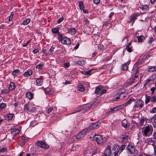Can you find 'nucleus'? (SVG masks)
<instances>
[{"label": "nucleus", "instance_id": "nucleus-1", "mask_svg": "<svg viewBox=\"0 0 156 156\" xmlns=\"http://www.w3.org/2000/svg\"><path fill=\"white\" fill-rule=\"evenodd\" d=\"M152 127L151 125H148L142 128V132L143 135L146 136H149L152 132Z\"/></svg>", "mask_w": 156, "mask_h": 156}, {"label": "nucleus", "instance_id": "nucleus-2", "mask_svg": "<svg viewBox=\"0 0 156 156\" xmlns=\"http://www.w3.org/2000/svg\"><path fill=\"white\" fill-rule=\"evenodd\" d=\"M94 140H95L98 144H102L104 141L102 136L100 135L95 136Z\"/></svg>", "mask_w": 156, "mask_h": 156}, {"label": "nucleus", "instance_id": "nucleus-3", "mask_svg": "<svg viewBox=\"0 0 156 156\" xmlns=\"http://www.w3.org/2000/svg\"><path fill=\"white\" fill-rule=\"evenodd\" d=\"M87 129H85L79 133L76 136V139H80L81 138L84 137L87 133Z\"/></svg>", "mask_w": 156, "mask_h": 156}, {"label": "nucleus", "instance_id": "nucleus-4", "mask_svg": "<svg viewBox=\"0 0 156 156\" xmlns=\"http://www.w3.org/2000/svg\"><path fill=\"white\" fill-rule=\"evenodd\" d=\"M37 144L38 146L45 149H48L49 148V146L48 144L41 141H37Z\"/></svg>", "mask_w": 156, "mask_h": 156}, {"label": "nucleus", "instance_id": "nucleus-5", "mask_svg": "<svg viewBox=\"0 0 156 156\" xmlns=\"http://www.w3.org/2000/svg\"><path fill=\"white\" fill-rule=\"evenodd\" d=\"M111 146L108 145L105 149L103 153L104 156H110L111 154Z\"/></svg>", "mask_w": 156, "mask_h": 156}, {"label": "nucleus", "instance_id": "nucleus-6", "mask_svg": "<svg viewBox=\"0 0 156 156\" xmlns=\"http://www.w3.org/2000/svg\"><path fill=\"white\" fill-rule=\"evenodd\" d=\"M119 150L118 148L117 147H114L113 148L112 150H111V156H118V152Z\"/></svg>", "mask_w": 156, "mask_h": 156}, {"label": "nucleus", "instance_id": "nucleus-7", "mask_svg": "<svg viewBox=\"0 0 156 156\" xmlns=\"http://www.w3.org/2000/svg\"><path fill=\"white\" fill-rule=\"evenodd\" d=\"M144 105L143 101L141 100H139L135 103L134 107L137 108H141L143 107Z\"/></svg>", "mask_w": 156, "mask_h": 156}, {"label": "nucleus", "instance_id": "nucleus-8", "mask_svg": "<svg viewBox=\"0 0 156 156\" xmlns=\"http://www.w3.org/2000/svg\"><path fill=\"white\" fill-rule=\"evenodd\" d=\"M99 123L98 122H95L91 124L89 127L90 129H97L99 127Z\"/></svg>", "mask_w": 156, "mask_h": 156}, {"label": "nucleus", "instance_id": "nucleus-9", "mask_svg": "<svg viewBox=\"0 0 156 156\" xmlns=\"http://www.w3.org/2000/svg\"><path fill=\"white\" fill-rule=\"evenodd\" d=\"M127 150L131 154H133L135 151V148L134 147L133 145H129L126 147Z\"/></svg>", "mask_w": 156, "mask_h": 156}, {"label": "nucleus", "instance_id": "nucleus-10", "mask_svg": "<svg viewBox=\"0 0 156 156\" xmlns=\"http://www.w3.org/2000/svg\"><path fill=\"white\" fill-rule=\"evenodd\" d=\"M122 127L126 129L129 127V123L127 120L124 119L122 122Z\"/></svg>", "mask_w": 156, "mask_h": 156}, {"label": "nucleus", "instance_id": "nucleus-11", "mask_svg": "<svg viewBox=\"0 0 156 156\" xmlns=\"http://www.w3.org/2000/svg\"><path fill=\"white\" fill-rule=\"evenodd\" d=\"M62 43L64 44H69L71 43V41L69 38L66 37L62 38Z\"/></svg>", "mask_w": 156, "mask_h": 156}, {"label": "nucleus", "instance_id": "nucleus-12", "mask_svg": "<svg viewBox=\"0 0 156 156\" xmlns=\"http://www.w3.org/2000/svg\"><path fill=\"white\" fill-rule=\"evenodd\" d=\"M138 69L137 68L136 70V72L135 73V76L134 77L133 80L132 81V83H134L135 81H137V79H138Z\"/></svg>", "mask_w": 156, "mask_h": 156}, {"label": "nucleus", "instance_id": "nucleus-13", "mask_svg": "<svg viewBox=\"0 0 156 156\" xmlns=\"http://www.w3.org/2000/svg\"><path fill=\"white\" fill-rule=\"evenodd\" d=\"M11 133L14 136L20 133V130L16 129H12L10 130Z\"/></svg>", "mask_w": 156, "mask_h": 156}, {"label": "nucleus", "instance_id": "nucleus-14", "mask_svg": "<svg viewBox=\"0 0 156 156\" xmlns=\"http://www.w3.org/2000/svg\"><path fill=\"white\" fill-rule=\"evenodd\" d=\"M136 37L138 39V41L139 43H141L143 42L145 38L143 35H140L136 36Z\"/></svg>", "mask_w": 156, "mask_h": 156}, {"label": "nucleus", "instance_id": "nucleus-15", "mask_svg": "<svg viewBox=\"0 0 156 156\" xmlns=\"http://www.w3.org/2000/svg\"><path fill=\"white\" fill-rule=\"evenodd\" d=\"M142 10L145 12H144V13H145V12H146L149 10V6L147 5H142V7L140 8Z\"/></svg>", "mask_w": 156, "mask_h": 156}, {"label": "nucleus", "instance_id": "nucleus-16", "mask_svg": "<svg viewBox=\"0 0 156 156\" xmlns=\"http://www.w3.org/2000/svg\"><path fill=\"white\" fill-rule=\"evenodd\" d=\"M138 16V15L136 14H135L133 15L130 18V20L129 21V23L131 22H132L133 23L135 20L136 19Z\"/></svg>", "mask_w": 156, "mask_h": 156}, {"label": "nucleus", "instance_id": "nucleus-17", "mask_svg": "<svg viewBox=\"0 0 156 156\" xmlns=\"http://www.w3.org/2000/svg\"><path fill=\"white\" fill-rule=\"evenodd\" d=\"M15 86L14 83L13 82H11L10 83L8 88L10 91H12L15 89Z\"/></svg>", "mask_w": 156, "mask_h": 156}, {"label": "nucleus", "instance_id": "nucleus-18", "mask_svg": "<svg viewBox=\"0 0 156 156\" xmlns=\"http://www.w3.org/2000/svg\"><path fill=\"white\" fill-rule=\"evenodd\" d=\"M13 115L12 114H9L7 115V116L5 117V119L7 120H10L13 118Z\"/></svg>", "mask_w": 156, "mask_h": 156}, {"label": "nucleus", "instance_id": "nucleus-19", "mask_svg": "<svg viewBox=\"0 0 156 156\" xmlns=\"http://www.w3.org/2000/svg\"><path fill=\"white\" fill-rule=\"evenodd\" d=\"M32 74V71L31 70L29 69L24 73V75L25 77H28L31 75Z\"/></svg>", "mask_w": 156, "mask_h": 156}, {"label": "nucleus", "instance_id": "nucleus-20", "mask_svg": "<svg viewBox=\"0 0 156 156\" xmlns=\"http://www.w3.org/2000/svg\"><path fill=\"white\" fill-rule=\"evenodd\" d=\"M26 94L27 98L29 99L30 100L33 98V95L30 92H27Z\"/></svg>", "mask_w": 156, "mask_h": 156}, {"label": "nucleus", "instance_id": "nucleus-21", "mask_svg": "<svg viewBox=\"0 0 156 156\" xmlns=\"http://www.w3.org/2000/svg\"><path fill=\"white\" fill-rule=\"evenodd\" d=\"M36 82L37 85L41 86L43 84L42 79L41 78L37 79L36 80Z\"/></svg>", "mask_w": 156, "mask_h": 156}, {"label": "nucleus", "instance_id": "nucleus-22", "mask_svg": "<svg viewBox=\"0 0 156 156\" xmlns=\"http://www.w3.org/2000/svg\"><path fill=\"white\" fill-rule=\"evenodd\" d=\"M145 142L148 143L149 144H151L153 145L154 144V142L153 140L151 138H148L146 139Z\"/></svg>", "mask_w": 156, "mask_h": 156}, {"label": "nucleus", "instance_id": "nucleus-23", "mask_svg": "<svg viewBox=\"0 0 156 156\" xmlns=\"http://www.w3.org/2000/svg\"><path fill=\"white\" fill-rule=\"evenodd\" d=\"M76 32V29L74 28L69 29L68 30V32L70 33L72 35L75 34Z\"/></svg>", "mask_w": 156, "mask_h": 156}, {"label": "nucleus", "instance_id": "nucleus-24", "mask_svg": "<svg viewBox=\"0 0 156 156\" xmlns=\"http://www.w3.org/2000/svg\"><path fill=\"white\" fill-rule=\"evenodd\" d=\"M59 27L56 28H54L52 29L51 31L53 33H58V34L59 33Z\"/></svg>", "mask_w": 156, "mask_h": 156}, {"label": "nucleus", "instance_id": "nucleus-25", "mask_svg": "<svg viewBox=\"0 0 156 156\" xmlns=\"http://www.w3.org/2000/svg\"><path fill=\"white\" fill-rule=\"evenodd\" d=\"M92 70H90L88 71H81V73L85 75L90 76L91 74V72Z\"/></svg>", "mask_w": 156, "mask_h": 156}, {"label": "nucleus", "instance_id": "nucleus-26", "mask_svg": "<svg viewBox=\"0 0 156 156\" xmlns=\"http://www.w3.org/2000/svg\"><path fill=\"white\" fill-rule=\"evenodd\" d=\"M151 100V98L150 96H147V94L145 95V103L146 104L148 103Z\"/></svg>", "mask_w": 156, "mask_h": 156}, {"label": "nucleus", "instance_id": "nucleus-27", "mask_svg": "<svg viewBox=\"0 0 156 156\" xmlns=\"http://www.w3.org/2000/svg\"><path fill=\"white\" fill-rule=\"evenodd\" d=\"M135 101V100L132 97H131L130 99L126 103L124 104L125 105H124L126 106L128 104H129L131 103L132 101Z\"/></svg>", "mask_w": 156, "mask_h": 156}, {"label": "nucleus", "instance_id": "nucleus-28", "mask_svg": "<svg viewBox=\"0 0 156 156\" xmlns=\"http://www.w3.org/2000/svg\"><path fill=\"white\" fill-rule=\"evenodd\" d=\"M79 6L80 9L81 10H83L84 8V5H83V2H79Z\"/></svg>", "mask_w": 156, "mask_h": 156}, {"label": "nucleus", "instance_id": "nucleus-29", "mask_svg": "<svg viewBox=\"0 0 156 156\" xmlns=\"http://www.w3.org/2000/svg\"><path fill=\"white\" fill-rule=\"evenodd\" d=\"M26 138L24 136H22L21 137V144L22 145H24L26 142Z\"/></svg>", "mask_w": 156, "mask_h": 156}, {"label": "nucleus", "instance_id": "nucleus-30", "mask_svg": "<svg viewBox=\"0 0 156 156\" xmlns=\"http://www.w3.org/2000/svg\"><path fill=\"white\" fill-rule=\"evenodd\" d=\"M101 90V87L100 86L97 87L96 88V90L95 91V93L97 94Z\"/></svg>", "mask_w": 156, "mask_h": 156}, {"label": "nucleus", "instance_id": "nucleus-31", "mask_svg": "<svg viewBox=\"0 0 156 156\" xmlns=\"http://www.w3.org/2000/svg\"><path fill=\"white\" fill-rule=\"evenodd\" d=\"M76 63L79 65L83 66L85 63V62L84 61H78L76 62Z\"/></svg>", "mask_w": 156, "mask_h": 156}, {"label": "nucleus", "instance_id": "nucleus-32", "mask_svg": "<svg viewBox=\"0 0 156 156\" xmlns=\"http://www.w3.org/2000/svg\"><path fill=\"white\" fill-rule=\"evenodd\" d=\"M10 91V90H9V89H4L2 90L1 93L2 94H7L9 93Z\"/></svg>", "mask_w": 156, "mask_h": 156}, {"label": "nucleus", "instance_id": "nucleus-33", "mask_svg": "<svg viewBox=\"0 0 156 156\" xmlns=\"http://www.w3.org/2000/svg\"><path fill=\"white\" fill-rule=\"evenodd\" d=\"M30 22V19H27L24 20L23 23V24L24 25H27Z\"/></svg>", "mask_w": 156, "mask_h": 156}, {"label": "nucleus", "instance_id": "nucleus-34", "mask_svg": "<svg viewBox=\"0 0 156 156\" xmlns=\"http://www.w3.org/2000/svg\"><path fill=\"white\" fill-rule=\"evenodd\" d=\"M78 89L81 91H83L85 90V89L82 85H80L78 87Z\"/></svg>", "mask_w": 156, "mask_h": 156}, {"label": "nucleus", "instance_id": "nucleus-35", "mask_svg": "<svg viewBox=\"0 0 156 156\" xmlns=\"http://www.w3.org/2000/svg\"><path fill=\"white\" fill-rule=\"evenodd\" d=\"M20 72V70L18 69H15L13 71L12 74L13 75L16 76V75L17 74L19 73Z\"/></svg>", "mask_w": 156, "mask_h": 156}, {"label": "nucleus", "instance_id": "nucleus-36", "mask_svg": "<svg viewBox=\"0 0 156 156\" xmlns=\"http://www.w3.org/2000/svg\"><path fill=\"white\" fill-rule=\"evenodd\" d=\"M54 48L52 47H51V48L50 49L48 52V53H46V55H50L51 54V52L53 51Z\"/></svg>", "mask_w": 156, "mask_h": 156}, {"label": "nucleus", "instance_id": "nucleus-37", "mask_svg": "<svg viewBox=\"0 0 156 156\" xmlns=\"http://www.w3.org/2000/svg\"><path fill=\"white\" fill-rule=\"evenodd\" d=\"M148 71L151 72L156 71V67L151 66L148 69Z\"/></svg>", "mask_w": 156, "mask_h": 156}, {"label": "nucleus", "instance_id": "nucleus-38", "mask_svg": "<svg viewBox=\"0 0 156 156\" xmlns=\"http://www.w3.org/2000/svg\"><path fill=\"white\" fill-rule=\"evenodd\" d=\"M120 139L123 142H126L128 139L127 137V136L121 137H120Z\"/></svg>", "mask_w": 156, "mask_h": 156}, {"label": "nucleus", "instance_id": "nucleus-39", "mask_svg": "<svg viewBox=\"0 0 156 156\" xmlns=\"http://www.w3.org/2000/svg\"><path fill=\"white\" fill-rule=\"evenodd\" d=\"M6 106V105L5 103H2L0 104V111L2 109L5 108Z\"/></svg>", "mask_w": 156, "mask_h": 156}, {"label": "nucleus", "instance_id": "nucleus-40", "mask_svg": "<svg viewBox=\"0 0 156 156\" xmlns=\"http://www.w3.org/2000/svg\"><path fill=\"white\" fill-rule=\"evenodd\" d=\"M5 152H7V148H3L0 149V153H5Z\"/></svg>", "mask_w": 156, "mask_h": 156}, {"label": "nucleus", "instance_id": "nucleus-41", "mask_svg": "<svg viewBox=\"0 0 156 156\" xmlns=\"http://www.w3.org/2000/svg\"><path fill=\"white\" fill-rule=\"evenodd\" d=\"M24 110L27 111H30V109L29 107L27 104H26L24 106Z\"/></svg>", "mask_w": 156, "mask_h": 156}, {"label": "nucleus", "instance_id": "nucleus-42", "mask_svg": "<svg viewBox=\"0 0 156 156\" xmlns=\"http://www.w3.org/2000/svg\"><path fill=\"white\" fill-rule=\"evenodd\" d=\"M106 92V90L105 89H102L99 93V95L101 96Z\"/></svg>", "mask_w": 156, "mask_h": 156}, {"label": "nucleus", "instance_id": "nucleus-43", "mask_svg": "<svg viewBox=\"0 0 156 156\" xmlns=\"http://www.w3.org/2000/svg\"><path fill=\"white\" fill-rule=\"evenodd\" d=\"M122 70H125L128 69V67L126 64H124L122 65Z\"/></svg>", "mask_w": 156, "mask_h": 156}, {"label": "nucleus", "instance_id": "nucleus-44", "mask_svg": "<svg viewBox=\"0 0 156 156\" xmlns=\"http://www.w3.org/2000/svg\"><path fill=\"white\" fill-rule=\"evenodd\" d=\"M126 49L127 50V51L129 52H131L132 51V49L131 48L128 46H126Z\"/></svg>", "mask_w": 156, "mask_h": 156}, {"label": "nucleus", "instance_id": "nucleus-45", "mask_svg": "<svg viewBox=\"0 0 156 156\" xmlns=\"http://www.w3.org/2000/svg\"><path fill=\"white\" fill-rule=\"evenodd\" d=\"M104 48L103 45L102 44H99L98 46V49L99 50H101Z\"/></svg>", "mask_w": 156, "mask_h": 156}, {"label": "nucleus", "instance_id": "nucleus-46", "mask_svg": "<svg viewBox=\"0 0 156 156\" xmlns=\"http://www.w3.org/2000/svg\"><path fill=\"white\" fill-rule=\"evenodd\" d=\"M119 107H118V106L112 108L111 109V110L112 111H118V110H119Z\"/></svg>", "mask_w": 156, "mask_h": 156}, {"label": "nucleus", "instance_id": "nucleus-47", "mask_svg": "<svg viewBox=\"0 0 156 156\" xmlns=\"http://www.w3.org/2000/svg\"><path fill=\"white\" fill-rule=\"evenodd\" d=\"M154 40V38L152 37H150L149 38V40L148 41V43H151Z\"/></svg>", "mask_w": 156, "mask_h": 156}, {"label": "nucleus", "instance_id": "nucleus-48", "mask_svg": "<svg viewBox=\"0 0 156 156\" xmlns=\"http://www.w3.org/2000/svg\"><path fill=\"white\" fill-rule=\"evenodd\" d=\"M145 120V119H141L140 122V124L141 126L143 125Z\"/></svg>", "mask_w": 156, "mask_h": 156}, {"label": "nucleus", "instance_id": "nucleus-49", "mask_svg": "<svg viewBox=\"0 0 156 156\" xmlns=\"http://www.w3.org/2000/svg\"><path fill=\"white\" fill-rule=\"evenodd\" d=\"M64 20V18L63 17H61V18H59L57 21V23H60L62 22Z\"/></svg>", "mask_w": 156, "mask_h": 156}, {"label": "nucleus", "instance_id": "nucleus-50", "mask_svg": "<svg viewBox=\"0 0 156 156\" xmlns=\"http://www.w3.org/2000/svg\"><path fill=\"white\" fill-rule=\"evenodd\" d=\"M151 101L156 102V96H153L151 98Z\"/></svg>", "mask_w": 156, "mask_h": 156}, {"label": "nucleus", "instance_id": "nucleus-51", "mask_svg": "<svg viewBox=\"0 0 156 156\" xmlns=\"http://www.w3.org/2000/svg\"><path fill=\"white\" fill-rule=\"evenodd\" d=\"M58 36H59V37H58V40H59V41H61V40L62 41V34H60L59 33V34H58Z\"/></svg>", "mask_w": 156, "mask_h": 156}, {"label": "nucleus", "instance_id": "nucleus-52", "mask_svg": "<svg viewBox=\"0 0 156 156\" xmlns=\"http://www.w3.org/2000/svg\"><path fill=\"white\" fill-rule=\"evenodd\" d=\"M151 112L152 113L156 112V107L153 108L151 111Z\"/></svg>", "mask_w": 156, "mask_h": 156}, {"label": "nucleus", "instance_id": "nucleus-53", "mask_svg": "<svg viewBox=\"0 0 156 156\" xmlns=\"http://www.w3.org/2000/svg\"><path fill=\"white\" fill-rule=\"evenodd\" d=\"M43 66L41 64H39L37 65L36 66V68L37 69H41L42 68Z\"/></svg>", "mask_w": 156, "mask_h": 156}, {"label": "nucleus", "instance_id": "nucleus-54", "mask_svg": "<svg viewBox=\"0 0 156 156\" xmlns=\"http://www.w3.org/2000/svg\"><path fill=\"white\" fill-rule=\"evenodd\" d=\"M125 147V146L124 145H123L121 146L120 147V148L121 151H122L123 150Z\"/></svg>", "mask_w": 156, "mask_h": 156}, {"label": "nucleus", "instance_id": "nucleus-55", "mask_svg": "<svg viewBox=\"0 0 156 156\" xmlns=\"http://www.w3.org/2000/svg\"><path fill=\"white\" fill-rule=\"evenodd\" d=\"M53 110V108L52 107H51L49 108L47 111V113L48 114H49L50 112Z\"/></svg>", "mask_w": 156, "mask_h": 156}, {"label": "nucleus", "instance_id": "nucleus-56", "mask_svg": "<svg viewBox=\"0 0 156 156\" xmlns=\"http://www.w3.org/2000/svg\"><path fill=\"white\" fill-rule=\"evenodd\" d=\"M119 96L120 97V98H121L122 99V98H124L126 97L125 96L123 95V94H120Z\"/></svg>", "mask_w": 156, "mask_h": 156}, {"label": "nucleus", "instance_id": "nucleus-57", "mask_svg": "<svg viewBox=\"0 0 156 156\" xmlns=\"http://www.w3.org/2000/svg\"><path fill=\"white\" fill-rule=\"evenodd\" d=\"M69 64L68 63H65L64 64V66L66 68L69 67Z\"/></svg>", "mask_w": 156, "mask_h": 156}, {"label": "nucleus", "instance_id": "nucleus-58", "mask_svg": "<svg viewBox=\"0 0 156 156\" xmlns=\"http://www.w3.org/2000/svg\"><path fill=\"white\" fill-rule=\"evenodd\" d=\"M100 0H94V3L96 4H98L99 3Z\"/></svg>", "mask_w": 156, "mask_h": 156}, {"label": "nucleus", "instance_id": "nucleus-59", "mask_svg": "<svg viewBox=\"0 0 156 156\" xmlns=\"http://www.w3.org/2000/svg\"><path fill=\"white\" fill-rule=\"evenodd\" d=\"M30 42V40H29L26 43L23 44V47H26V46H27V44L29 43Z\"/></svg>", "mask_w": 156, "mask_h": 156}, {"label": "nucleus", "instance_id": "nucleus-60", "mask_svg": "<svg viewBox=\"0 0 156 156\" xmlns=\"http://www.w3.org/2000/svg\"><path fill=\"white\" fill-rule=\"evenodd\" d=\"M110 24L109 22L107 21V22H106L105 23H104V26L107 27V26H109L108 24Z\"/></svg>", "mask_w": 156, "mask_h": 156}, {"label": "nucleus", "instance_id": "nucleus-61", "mask_svg": "<svg viewBox=\"0 0 156 156\" xmlns=\"http://www.w3.org/2000/svg\"><path fill=\"white\" fill-rule=\"evenodd\" d=\"M95 104L96 103H94L90 106L88 108H93L94 107V105H95Z\"/></svg>", "mask_w": 156, "mask_h": 156}, {"label": "nucleus", "instance_id": "nucleus-62", "mask_svg": "<svg viewBox=\"0 0 156 156\" xmlns=\"http://www.w3.org/2000/svg\"><path fill=\"white\" fill-rule=\"evenodd\" d=\"M39 50L38 49H36L34 50L33 51L34 53H36L39 52Z\"/></svg>", "mask_w": 156, "mask_h": 156}, {"label": "nucleus", "instance_id": "nucleus-63", "mask_svg": "<svg viewBox=\"0 0 156 156\" xmlns=\"http://www.w3.org/2000/svg\"><path fill=\"white\" fill-rule=\"evenodd\" d=\"M124 105V104L118 106V107H119V109H120L124 107V106H125V105Z\"/></svg>", "mask_w": 156, "mask_h": 156}, {"label": "nucleus", "instance_id": "nucleus-64", "mask_svg": "<svg viewBox=\"0 0 156 156\" xmlns=\"http://www.w3.org/2000/svg\"><path fill=\"white\" fill-rule=\"evenodd\" d=\"M154 155H156V146H154Z\"/></svg>", "mask_w": 156, "mask_h": 156}]
</instances>
